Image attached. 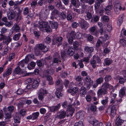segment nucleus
Returning a JSON list of instances; mask_svg holds the SVG:
<instances>
[{
    "label": "nucleus",
    "instance_id": "1",
    "mask_svg": "<svg viewBox=\"0 0 126 126\" xmlns=\"http://www.w3.org/2000/svg\"><path fill=\"white\" fill-rule=\"evenodd\" d=\"M35 26L38 27L40 30L42 31L45 28L46 31L47 33L49 32L52 30L48 23L46 21H39L37 24L35 25Z\"/></svg>",
    "mask_w": 126,
    "mask_h": 126
},
{
    "label": "nucleus",
    "instance_id": "2",
    "mask_svg": "<svg viewBox=\"0 0 126 126\" xmlns=\"http://www.w3.org/2000/svg\"><path fill=\"white\" fill-rule=\"evenodd\" d=\"M108 93L107 90L105 82L102 84L101 88L99 89L97 92V97L98 98L101 97L102 95H105Z\"/></svg>",
    "mask_w": 126,
    "mask_h": 126
},
{
    "label": "nucleus",
    "instance_id": "3",
    "mask_svg": "<svg viewBox=\"0 0 126 126\" xmlns=\"http://www.w3.org/2000/svg\"><path fill=\"white\" fill-rule=\"evenodd\" d=\"M63 40V38L62 36L54 37L52 40V44L53 45H57L58 47L62 44Z\"/></svg>",
    "mask_w": 126,
    "mask_h": 126
},
{
    "label": "nucleus",
    "instance_id": "4",
    "mask_svg": "<svg viewBox=\"0 0 126 126\" xmlns=\"http://www.w3.org/2000/svg\"><path fill=\"white\" fill-rule=\"evenodd\" d=\"M1 37L0 38V41L3 40V44L8 45V44L11 41L12 39L9 36L8 37L1 34L0 35Z\"/></svg>",
    "mask_w": 126,
    "mask_h": 126
},
{
    "label": "nucleus",
    "instance_id": "5",
    "mask_svg": "<svg viewBox=\"0 0 126 126\" xmlns=\"http://www.w3.org/2000/svg\"><path fill=\"white\" fill-rule=\"evenodd\" d=\"M116 112V108L114 105L110 106L106 111L109 114H111V116H114Z\"/></svg>",
    "mask_w": 126,
    "mask_h": 126
},
{
    "label": "nucleus",
    "instance_id": "6",
    "mask_svg": "<svg viewBox=\"0 0 126 126\" xmlns=\"http://www.w3.org/2000/svg\"><path fill=\"white\" fill-rule=\"evenodd\" d=\"M89 122L90 124L93 125L94 126H104L102 123L100 122L98 123V121L96 120L93 117L90 118Z\"/></svg>",
    "mask_w": 126,
    "mask_h": 126
},
{
    "label": "nucleus",
    "instance_id": "7",
    "mask_svg": "<svg viewBox=\"0 0 126 126\" xmlns=\"http://www.w3.org/2000/svg\"><path fill=\"white\" fill-rule=\"evenodd\" d=\"M79 26L82 29H87L89 27V24L84 19H81L79 22Z\"/></svg>",
    "mask_w": 126,
    "mask_h": 126
},
{
    "label": "nucleus",
    "instance_id": "8",
    "mask_svg": "<svg viewBox=\"0 0 126 126\" xmlns=\"http://www.w3.org/2000/svg\"><path fill=\"white\" fill-rule=\"evenodd\" d=\"M93 81L91 79L89 76H87L85 78V85L87 88L89 89L91 86L93 84Z\"/></svg>",
    "mask_w": 126,
    "mask_h": 126
},
{
    "label": "nucleus",
    "instance_id": "9",
    "mask_svg": "<svg viewBox=\"0 0 126 126\" xmlns=\"http://www.w3.org/2000/svg\"><path fill=\"white\" fill-rule=\"evenodd\" d=\"M114 9L115 12L116 13L118 14H119L120 10L122 9V7L120 6V3L117 1L116 2H114Z\"/></svg>",
    "mask_w": 126,
    "mask_h": 126
},
{
    "label": "nucleus",
    "instance_id": "10",
    "mask_svg": "<svg viewBox=\"0 0 126 126\" xmlns=\"http://www.w3.org/2000/svg\"><path fill=\"white\" fill-rule=\"evenodd\" d=\"M23 14L24 15H27V17L29 18L31 17L32 13L31 11L29 10L28 7L25 8L23 11Z\"/></svg>",
    "mask_w": 126,
    "mask_h": 126
},
{
    "label": "nucleus",
    "instance_id": "11",
    "mask_svg": "<svg viewBox=\"0 0 126 126\" xmlns=\"http://www.w3.org/2000/svg\"><path fill=\"white\" fill-rule=\"evenodd\" d=\"M36 47L40 50H41L44 52H46L48 50V48L46 46L43 44H39L37 45Z\"/></svg>",
    "mask_w": 126,
    "mask_h": 126
},
{
    "label": "nucleus",
    "instance_id": "12",
    "mask_svg": "<svg viewBox=\"0 0 126 126\" xmlns=\"http://www.w3.org/2000/svg\"><path fill=\"white\" fill-rule=\"evenodd\" d=\"M105 0H96L95 2L94 7L96 11H98L100 4L104 2Z\"/></svg>",
    "mask_w": 126,
    "mask_h": 126
},
{
    "label": "nucleus",
    "instance_id": "13",
    "mask_svg": "<svg viewBox=\"0 0 126 126\" xmlns=\"http://www.w3.org/2000/svg\"><path fill=\"white\" fill-rule=\"evenodd\" d=\"M12 69L11 68H7L6 71H5L3 74V77L4 78L7 77L10 75L12 73Z\"/></svg>",
    "mask_w": 126,
    "mask_h": 126
},
{
    "label": "nucleus",
    "instance_id": "14",
    "mask_svg": "<svg viewBox=\"0 0 126 126\" xmlns=\"http://www.w3.org/2000/svg\"><path fill=\"white\" fill-rule=\"evenodd\" d=\"M16 15V11L13 10L12 11L7 14L8 18L9 20L14 19Z\"/></svg>",
    "mask_w": 126,
    "mask_h": 126
},
{
    "label": "nucleus",
    "instance_id": "15",
    "mask_svg": "<svg viewBox=\"0 0 126 126\" xmlns=\"http://www.w3.org/2000/svg\"><path fill=\"white\" fill-rule=\"evenodd\" d=\"M61 106L60 103L58 104L56 106H54L51 107L50 108V110L51 111L54 112L58 110Z\"/></svg>",
    "mask_w": 126,
    "mask_h": 126
},
{
    "label": "nucleus",
    "instance_id": "16",
    "mask_svg": "<svg viewBox=\"0 0 126 126\" xmlns=\"http://www.w3.org/2000/svg\"><path fill=\"white\" fill-rule=\"evenodd\" d=\"M59 114L58 115L57 117L61 119H63L65 117L66 113V112L64 110L60 111H59Z\"/></svg>",
    "mask_w": 126,
    "mask_h": 126
},
{
    "label": "nucleus",
    "instance_id": "17",
    "mask_svg": "<svg viewBox=\"0 0 126 126\" xmlns=\"http://www.w3.org/2000/svg\"><path fill=\"white\" fill-rule=\"evenodd\" d=\"M63 90V89L62 88H57L55 92V94L58 98H59L61 97L63 95L62 93L61 92Z\"/></svg>",
    "mask_w": 126,
    "mask_h": 126
},
{
    "label": "nucleus",
    "instance_id": "18",
    "mask_svg": "<svg viewBox=\"0 0 126 126\" xmlns=\"http://www.w3.org/2000/svg\"><path fill=\"white\" fill-rule=\"evenodd\" d=\"M3 110L4 112L5 115L7 119H9L11 117L12 113L7 111L6 110V108L4 107L3 109Z\"/></svg>",
    "mask_w": 126,
    "mask_h": 126
},
{
    "label": "nucleus",
    "instance_id": "19",
    "mask_svg": "<svg viewBox=\"0 0 126 126\" xmlns=\"http://www.w3.org/2000/svg\"><path fill=\"white\" fill-rule=\"evenodd\" d=\"M96 27L94 26L90 28V31L91 33L92 34L95 35L96 36H97V32L96 31Z\"/></svg>",
    "mask_w": 126,
    "mask_h": 126
},
{
    "label": "nucleus",
    "instance_id": "20",
    "mask_svg": "<svg viewBox=\"0 0 126 126\" xmlns=\"http://www.w3.org/2000/svg\"><path fill=\"white\" fill-rule=\"evenodd\" d=\"M63 82H62V80L61 79H58L56 80L55 82V84L57 86H59V87L57 88H62L63 89Z\"/></svg>",
    "mask_w": 126,
    "mask_h": 126
},
{
    "label": "nucleus",
    "instance_id": "21",
    "mask_svg": "<svg viewBox=\"0 0 126 126\" xmlns=\"http://www.w3.org/2000/svg\"><path fill=\"white\" fill-rule=\"evenodd\" d=\"M124 17V14H122L120 15L118 17V19L117 21V24L119 26H120L123 21Z\"/></svg>",
    "mask_w": 126,
    "mask_h": 126
},
{
    "label": "nucleus",
    "instance_id": "22",
    "mask_svg": "<svg viewBox=\"0 0 126 126\" xmlns=\"http://www.w3.org/2000/svg\"><path fill=\"white\" fill-rule=\"evenodd\" d=\"M124 121L120 119V117L118 116L116 120V125L118 126H121V125L124 122Z\"/></svg>",
    "mask_w": 126,
    "mask_h": 126
},
{
    "label": "nucleus",
    "instance_id": "23",
    "mask_svg": "<svg viewBox=\"0 0 126 126\" xmlns=\"http://www.w3.org/2000/svg\"><path fill=\"white\" fill-rule=\"evenodd\" d=\"M80 93L81 96L83 97L85 96L87 93L86 89L85 87H82V88L80 89Z\"/></svg>",
    "mask_w": 126,
    "mask_h": 126
},
{
    "label": "nucleus",
    "instance_id": "24",
    "mask_svg": "<svg viewBox=\"0 0 126 126\" xmlns=\"http://www.w3.org/2000/svg\"><path fill=\"white\" fill-rule=\"evenodd\" d=\"M75 51V48L73 47H69L67 51V53L68 54L72 56L74 54Z\"/></svg>",
    "mask_w": 126,
    "mask_h": 126
},
{
    "label": "nucleus",
    "instance_id": "25",
    "mask_svg": "<svg viewBox=\"0 0 126 126\" xmlns=\"http://www.w3.org/2000/svg\"><path fill=\"white\" fill-rule=\"evenodd\" d=\"M59 24L57 22L54 21H52V23L51 24V26L52 28L56 30L58 27Z\"/></svg>",
    "mask_w": 126,
    "mask_h": 126
},
{
    "label": "nucleus",
    "instance_id": "26",
    "mask_svg": "<svg viewBox=\"0 0 126 126\" xmlns=\"http://www.w3.org/2000/svg\"><path fill=\"white\" fill-rule=\"evenodd\" d=\"M11 49V48L7 47L4 48L2 54V55L3 56L7 55L8 53H9Z\"/></svg>",
    "mask_w": 126,
    "mask_h": 126
},
{
    "label": "nucleus",
    "instance_id": "27",
    "mask_svg": "<svg viewBox=\"0 0 126 126\" xmlns=\"http://www.w3.org/2000/svg\"><path fill=\"white\" fill-rule=\"evenodd\" d=\"M78 88L76 87H74L70 90V93L72 95H74L78 92Z\"/></svg>",
    "mask_w": 126,
    "mask_h": 126
},
{
    "label": "nucleus",
    "instance_id": "28",
    "mask_svg": "<svg viewBox=\"0 0 126 126\" xmlns=\"http://www.w3.org/2000/svg\"><path fill=\"white\" fill-rule=\"evenodd\" d=\"M39 84V82L37 80H34L32 84V88L34 89H36L38 87Z\"/></svg>",
    "mask_w": 126,
    "mask_h": 126
},
{
    "label": "nucleus",
    "instance_id": "29",
    "mask_svg": "<svg viewBox=\"0 0 126 126\" xmlns=\"http://www.w3.org/2000/svg\"><path fill=\"white\" fill-rule=\"evenodd\" d=\"M126 90V87H124L122 88L119 92V96L120 97H122L125 94V90Z\"/></svg>",
    "mask_w": 126,
    "mask_h": 126
},
{
    "label": "nucleus",
    "instance_id": "30",
    "mask_svg": "<svg viewBox=\"0 0 126 126\" xmlns=\"http://www.w3.org/2000/svg\"><path fill=\"white\" fill-rule=\"evenodd\" d=\"M84 112L80 111L77 113L76 116L77 118L82 119L84 116Z\"/></svg>",
    "mask_w": 126,
    "mask_h": 126
},
{
    "label": "nucleus",
    "instance_id": "31",
    "mask_svg": "<svg viewBox=\"0 0 126 126\" xmlns=\"http://www.w3.org/2000/svg\"><path fill=\"white\" fill-rule=\"evenodd\" d=\"M103 39V37H100L97 41L96 44V46L97 48H99L100 47L101 45L102 44V41L101 39Z\"/></svg>",
    "mask_w": 126,
    "mask_h": 126
},
{
    "label": "nucleus",
    "instance_id": "32",
    "mask_svg": "<svg viewBox=\"0 0 126 126\" xmlns=\"http://www.w3.org/2000/svg\"><path fill=\"white\" fill-rule=\"evenodd\" d=\"M21 71L20 68V67H19V66H18L17 67L13 70V73L15 75L16 74H19L20 73Z\"/></svg>",
    "mask_w": 126,
    "mask_h": 126
},
{
    "label": "nucleus",
    "instance_id": "33",
    "mask_svg": "<svg viewBox=\"0 0 126 126\" xmlns=\"http://www.w3.org/2000/svg\"><path fill=\"white\" fill-rule=\"evenodd\" d=\"M35 65L36 63L32 62L30 63V65L28 66L27 67L30 70L34 68Z\"/></svg>",
    "mask_w": 126,
    "mask_h": 126
},
{
    "label": "nucleus",
    "instance_id": "34",
    "mask_svg": "<svg viewBox=\"0 0 126 126\" xmlns=\"http://www.w3.org/2000/svg\"><path fill=\"white\" fill-rule=\"evenodd\" d=\"M39 113L38 112H34L32 114L33 120L36 119L39 116Z\"/></svg>",
    "mask_w": 126,
    "mask_h": 126
},
{
    "label": "nucleus",
    "instance_id": "35",
    "mask_svg": "<svg viewBox=\"0 0 126 126\" xmlns=\"http://www.w3.org/2000/svg\"><path fill=\"white\" fill-rule=\"evenodd\" d=\"M15 108L12 105L9 106L7 108H6V110L7 111L12 113L14 111Z\"/></svg>",
    "mask_w": 126,
    "mask_h": 126
},
{
    "label": "nucleus",
    "instance_id": "36",
    "mask_svg": "<svg viewBox=\"0 0 126 126\" xmlns=\"http://www.w3.org/2000/svg\"><path fill=\"white\" fill-rule=\"evenodd\" d=\"M68 110L69 111V114L71 116H72L74 112L75 109L71 106L69 107L68 108Z\"/></svg>",
    "mask_w": 126,
    "mask_h": 126
},
{
    "label": "nucleus",
    "instance_id": "37",
    "mask_svg": "<svg viewBox=\"0 0 126 126\" xmlns=\"http://www.w3.org/2000/svg\"><path fill=\"white\" fill-rule=\"evenodd\" d=\"M47 79L49 82V84L52 85L53 84L54 82L53 81L52 77L50 76H47Z\"/></svg>",
    "mask_w": 126,
    "mask_h": 126
},
{
    "label": "nucleus",
    "instance_id": "38",
    "mask_svg": "<svg viewBox=\"0 0 126 126\" xmlns=\"http://www.w3.org/2000/svg\"><path fill=\"white\" fill-rule=\"evenodd\" d=\"M84 50L88 52L89 53H91L93 51L94 48L92 47H89L86 46L85 47Z\"/></svg>",
    "mask_w": 126,
    "mask_h": 126
},
{
    "label": "nucleus",
    "instance_id": "39",
    "mask_svg": "<svg viewBox=\"0 0 126 126\" xmlns=\"http://www.w3.org/2000/svg\"><path fill=\"white\" fill-rule=\"evenodd\" d=\"M21 35V33H20L15 34L13 37V39L15 41H17L18 40Z\"/></svg>",
    "mask_w": 126,
    "mask_h": 126
},
{
    "label": "nucleus",
    "instance_id": "40",
    "mask_svg": "<svg viewBox=\"0 0 126 126\" xmlns=\"http://www.w3.org/2000/svg\"><path fill=\"white\" fill-rule=\"evenodd\" d=\"M104 62L105 64L108 65H109L112 63V61L111 60L107 58L104 60Z\"/></svg>",
    "mask_w": 126,
    "mask_h": 126
},
{
    "label": "nucleus",
    "instance_id": "41",
    "mask_svg": "<svg viewBox=\"0 0 126 126\" xmlns=\"http://www.w3.org/2000/svg\"><path fill=\"white\" fill-rule=\"evenodd\" d=\"M38 0H32V2L31 3V7L33 8H34L37 5Z\"/></svg>",
    "mask_w": 126,
    "mask_h": 126
},
{
    "label": "nucleus",
    "instance_id": "42",
    "mask_svg": "<svg viewBox=\"0 0 126 126\" xmlns=\"http://www.w3.org/2000/svg\"><path fill=\"white\" fill-rule=\"evenodd\" d=\"M93 58L94 60L96 61L97 63L99 64L101 63V60L98 56L94 55L93 56Z\"/></svg>",
    "mask_w": 126,
    "mask_h": 126
},
{
    "label": "nucleus",
    "instance_id": "43",
    "mask_svg": "<svg viewBox=\"0 0 126 126\" xmlns=\"http://www.w3.org/2000/svg\"><path fill=\"white\" fill-rule=\"evenodd\" d=\"M56 7L59 9H64V6L62 5L60 2H56Z\"/></svg>",
    "mask_w": 126,
    "mask_h": 126
},
{
    "label": "nucleus",
    "instance_id": "44",
    "mask_svg": "<svg viewBox=\"0 0 126 126\" xmlns=\"http://www.w3.org/2000/svg\"><path fill=\"white\" fill-rule=\"evenodd\" d=\"M108 97H105V99L102 100L101 101L102 104L104 105H106L108 103Z\"/></svg>",
    "mask_w": 126,
    "mask_h": 126
},
{
    "label": "nucleus",
    "instance_id": "45",
    "mask_svg": "<svg viewBox=\"0 0 126 126\" xmlns=\"http://www.w3.org/2000/svg\"><path fill=\"white\" fill-rule=\"evenodd\" d=\"M13 28L14 31L17 32H19L20 29V28L17 24H15L13 26Z\"/></svg>",
    "mask_w": 126,
    "mask_h": 126
},
{
    "label": "nucleus",
    "instance_id": "46",
    "mask_svg": "<svg viewBox=\"0 0 126 126\" xmlns=\"http://www.w3.org/2000/svg\"><path fill=\"white\" fill-rule=\"evenodd\" d=\"M67 38L68 39V42L69 44L70 45H72L74 42L73 41V38L72 36L69 37L68 36H67Z\"/></svg>",
    "mask_w": 126,
    "mask_h": 126
},
{
    "label": "nucleus",
    "instance_id": "47",
    "mask_svg": "<svg viewBox=\"0 0 126 126\" xmlns=\"http://www.w3.org/2000/svg\"><path fill=\"white\" fill-rule=\"evenodd\" d=\"M125 80H126L123 77L121 76L119 77V82L120 84H123L125 82Z\"/></svg>",
    "mask_w": 126,
    "mask_h": 126
},
{
    "label": "nucleus",
    "instance_id": "48",
    "mask_svg": "<svg viewBox=\"0 0 126 126\" xmlns=\"http://www.w3.org/2000/svg\"><path fill=\"white\" fill-rule=\"evenodd\" d=\"M91 64L92 65L93 67L94 68H95L97 66L98 67V65H96V61L94 60V59H93V60H92L90 62Z\"/></svg>",
    "mask_w": 126,
    "mask_h": 126
},
{
    "label": "nucleus",
    "instance_id": "49",
    "mask_svg": "<svg viewBox=\"0 0 126 126\" xmlns=\"http://www.w3.org/2000/svg\"><path fill=\"white\" fill-rule=\"evenodd\" d=\"M105 83L107 89L108 88H109L110 90H112L113 88V86L111 85L108 83L105 82Z\"/></svg>",
    "mask_w": 126,
    "mask_h": 126
},
{
    "label": "nucleus",
    "instance_id": "50",
    "mask_svg": "<svg viewBox=\"0 0 126 126\" xmlns=\"http://www.w3.org/2000/svg\"><path fill=\"white\" fill-rule=\"evenodd\" d=\"M119 42L121 45L124 47H126V40L124 39H122L120 40Z\"/></svg>",
    "mask_w": 126,
    "mask_h": 126
},
{
    "label": "nucleus",
    "instance_id": "51",
    "mask_svg": "<svg viewBox=\"0 0 126 126\" xmlns=\"http://www.w3.org/2000/svg\"><path fill=\"white\" fill-rule=\"evenodd\" d=\"M68 54L66 53L64 51H61V57L63 59H64V58L67 56Z\"/></svg>",
    "mask_w": 126,
    "mask_h": 126
},
{
    "label": "nucleus",
    "instance_id": "52",
    "mask_svg": "<svg viewBox=\"0 0 126 126\" xmlns=\"http://www.w3.org/2000/svg\"><path fill=\"white\" fill-rule=\"evenodd\" d=\"M38 94L45 95V94H47V91L46 90H44L42 88H41L39 90Z\"/></svg>",
    "mask_w": 126,
    "mask_h": 126
},
{
    "label": "nucleus",
    "instance_id": "53",
    "mask_svg": "<svg viewBox=\"0 0 126 126\" xmlns=\"http://www.w3.org/2000/svg\"><path fill=\"white\" fill-rule=\"evenodd\" d=\"M103 81V78L102 77H100L96 80V82L98 84H100L102 83Z\"/></svg>",
    "mask_w": 126,
    "mask_h": 126
},
{
    "label": "nucleus",
    "instance_id": "54",
    "mask_svg": "<svg viewBox=\"0 0 126 126\" xmlns=\"http://www.w3.org/2000/svg\"><path fill=\"white\" fill-rule=\"evenodd\" d=\"M75 80L79 82L82 81V78L81 76H78L75 77Z\"/></svg>",
    "mask_w": 126,
    "mask_h": 126
},
{
    "label": "nucleus",
    "instance_id": "55",
    "mask_svg": "<svg viewBox=\"0 0 126 126\" xmlns=\"http://www.w3.org/2000/svg\"><path fill=\"white\" fill-rule=\"evenodd\" d=\"M74 126H83V123L82 121H79L76 123Z\"/></svg>",
    "mask_w": 126,
    "mask_h": 126
},
{
    "label": "nucleus",
    "instance_id": "56",
    "mask_svg": "<svg viewBox=\"0 0 126 126\" xmlns=\"http://www.w3.org/2000/svg\"><path fill=\"white\" fill-rule=\"evenodd\" d=\"M111 79V76L110 75H107L105 78V81L108 82L110 81Z\"/></svg>",
    "mask_w": 126,
    "mask_h": 126
},
{
    "label": "nucleus",
    "instance_id": "57",
    "mask_svg": "<svg viewBox=\"0 0 126 126\" xmlns=\"http://www.w3.org/2000/svg\"><path fill=\"white\" fill-rule=\"evenodd\" d=\"M20 120L18 117H16L15 118L14 121L15 123H19Z\"/></svg>",
    "mask_w": 126,
    "mask_h": 126
},
{
    "label": "nucleus",
    "instance_id": "58",
    "mask_svg": "<svg viewBox=\"0 0 126 126\" xmlns=\"http://www.w3.org/2000/svg\"><path fill=\"white\" fill-rule=\"evenodd\" d=\"M102 19L104 21L107 22L109 20V17L108 16H103Z\"/></svg>",
    "mask_w": 126,
    "mask_h": 126
},
{
    "label": "nucleus",
    "instance_id": "59",
    "mask_svg": "<svg viewBox=\"0 0 126 126\" xmlns=\"http://www.w3.org/2000/svg\"><path fill=\"white\" fill-rule=\"evenodd\" d=\"M83 82L82 81L79 82L77 84V86L78 87H80L81 88H82V87H83Z\"/></svg>",
    "mask_w": 126,
    "mask_h": 126
},
{
    "label": "nucleus",
    "instance_id": "60",
    "mask_svg": "<svg viewBox=\"0 0 126 126\" xmlns=\"http://www.w3.org/2000/svg\"><path fill=\"white\" fill-rule=\"evenodd\" d=\"M7 29L5 27L2 28L0 31L1 34H3V33H5L7 32Z\"/></svg>",
    "mask_w": 126,
    "mask_h": 126
},
{
    "label": "nucleus",
    "instance_id": "61",
    "mask_svg": "<svg viewBox=\"0 0 126 126\" xmlns=\"http://www.w3.org/2000/svg\"><path fill=\"white\" fill-rule=\"evenodd\" d=\"M23 92V90L21 89H18L16 92V94L18 95H21Z\"/></svg>",
    "mask_w": 126,
    "mask_h": 126
},
{
    "label": "nucleus",
    "instance_id": "62",
    "mask_svg": "<svg viewBox=\"0 0 126 126\" xmlns=\"http://www.w3.org/2000/svg\"><path fill=\"white\" fill-rule=\"evenodd\" d=\"M44 94H38V98L39 100H40L42 101L44 98Z\"/></svg>",
    "mask_w": 126,
    "mask_h": 126
},
{
    "label": "nucleus",
    "instance_id": "63",
    "mask_svg": "<svg viewBox=\"0 0 126 126\" xmlns=\"http://www.w3.org/2000/svg\"><path fill=\"white\" fill-rule=\"evenodd\" d=\"M76 33L75 32L72 31L67 36H69V37L72 36L73 38V37H74L76 35Z\"/></svg>",
    "mask_w": 126,
    "mask_h": 126
},
{
    "label": "nucleus",
    "instance_id": "64",
    "mask_svg": "<svg viewBox=\"0 0 126 126\" xmlns=\"http://www.w3.org/2000/svg\"><path fill=\"white\" fill-rule=\"evenodd\" d=\"M96 109V106L94 105H92L90 107L91 110L93 111H95Z\"/></svg>",
    "mask_w": 126,
    "mask_h": 126
}]
</instances>
